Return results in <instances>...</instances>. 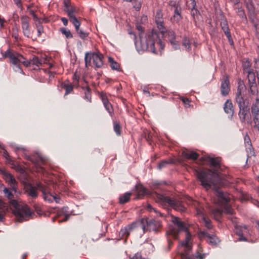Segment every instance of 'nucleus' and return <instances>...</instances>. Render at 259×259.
Returning <instances> with one entry per match:
<instances>
[{
    "mask_svg": "<svg viewBox=\"0 0 259 259\" xmlns=\"http://www.w3.org/2000/svg\"><path fill=\"white\" fill-rule=\"evenodd\" d=\"M136 29L139 31V41H135V46L138 51H146L156 54V50L160 51L163 50L164 44L159 38L157 32L153 29L145 35L144 32V28L141 24H136Z\"/></svg>",
    "mask_w": 259,
    "mask_h": 259,
    "instance_id": "1",
    "label": "nucleus"
},
{
    "mask_svg": "<svg viewBox=\"0 0 259 259\" xmlns=\"http://www.w3.org/2000/svg\"><path fill=\"white\" fill-rule=\"evenodd\" d=\"M202 159L209 162L210 167L213 168V171L210 169L196 171L197 177L201 182V185L206 190H208L212 185L214 186L221 181L218 173V170L220 168V162L218 158L210 156L202 157Z\"/></svg>",
    "mask_w": 259,
    "mask_h": 259,
    "instance_id": "2",
    "label": "nucleus"
},
{
    "mask_svg": "<svg viewBox=\"0 0 259 259\" xmlns=\"http://www.w3.org/2000/svg\"><path fill=\"white\" fill-rule=\"evenodd\" d=\"M4 192L5 196L10 200V205L13 207V212L17 222L21 223L31 218L33 212L27 205L19 203L14 199L13 194L9 189L5 188Z\"/></svg>",
    "mask_w": 259,
    "mask_h": 259,
    "instance_id": "3",
    "label": "nucleus"
},
{
    "mask_svg": "<svg viewBox=\"0 0 259 259\" xmlns=\"http://www.w3.org/2000/svg\"><path fill=\"white\" fill-rule=\"evenodd\" d=\"M173 222L176 226L173 227L170 230L169 234L175 239H177L179 233L181 231H184L186 233V237L185 240L181 242V244L185 247L186 253H189L192 249V246L189 243L191 238V235L188 231V227L184 222L180 221L178 218H175Z\"/></svg>",
    "mask_w": 259,
    "mask_h": 259,
    "instance_id": "4",
    "label": "nucleus"
},
{
    "mask_svg": "<svg viewBox=\"0 0 259 259\" xmlns=\"http://www.w3.org/2000/svg\"><path fill=\"white\" fill-rule=\"evenodd\" d=\"M154 198L157 203L164 207H171L182 213L186 211V207L177 199H171L168 196L157 193H155Z\"/></svg>",
    "mask_w": 259,
    "mask_h": 259,
    "instance_id": "5",
    "label": "nucleus"
},
{
    "mask_svg": "<svg viewBox=\"0 0 259 259\" xmlns=\"http://www.w3.org/2000/svg\"><path fill=\"white\" fill-rule=\"evenodd\" d=\"M251 64L250 61L247 60L243 64L244 71L248 73L247 78L248 82V93L251 95H257L258 90L256 83L255 73L250 68Z\"/></svg>",
    "mask_w": 259,
    "mask_h": 259,
    "instance_id": "6",
    "label": "nucleus"
},
{
    "mask_svg": "<svg viewBox=\"0 0 259 259\" xmlns=\"http://www.w3.org/2000/svg\"><path fill=\"white\" fill-rule=\"evenodd\" d=\"M246 87L242 81H239L237 92L235 93V102L239 108L249 107V101L245 96Z\"/></svg>",
    "mask_w": 259,
    "mask_h": 259,
    "instance_id": "7",
    "label": "nucleus"
},
{
    "mask_svg": "<svg viewBox=\"0 0 259 259\" xmlns=\"http://www.w3.org/2000/svg\"><path fill=\"white\" fill-rule=\"evenodd\" d=\"M220 183V181L214 186L212 185L211 188H212V189L215 191V195L217 198V200L215 203H218L219 205L225 206L228 204V203L230 201V198L229 197L228 194L224 193L218 189V185Z\"/></svg>",
    "mask_w": 259,
    "mask_h": 259,
    "instance_id": "8",
    "label": "nucleus"
},
{
    "mask_svg": "<svg viewBox=\"0 0 259 259\" xmlns=\"http://www.w3.org/2000/svg\"><path fill=\"white\" fill-rule=\"evenodd\" d=\"M245 3L249 19L254 27L257 28L258 26L257 14L252 0H245Z\"/></svg>",
    "mask_w": 259,
    "mask_h": 259,
    "instance_id": "9",
    "label": "nucleus"
},
{
    "mask_svg": "<svg viewBox=\"0 0 259 259\" xmlns=\"http://www.w3.org/2000/svg\"><path fill=\"white\" fill-rule=\"evenodd\" d=\"M198 237L200 239H204L209 244L211 245H217L220 242L219 239L214 235H210L205 231L199 232Z\"/></svg>",
    "mask_w": 259,
    "mask_h": 259,
    "instance_id": "10",
    "label": "nucleus"
},
{
    "mask_svg": "<svg viewBox=\"0 0 259 259\" xmlns=\"http://www.w3.org/2000/svg\"><path fill=\"white\" fill-rule=\"evenodd\" d=\"M29 18L26 15H22L20 17L21 27L24 35L28 38L30 37L31 32L29 25Z\"/></svg>",
    "mask_w": 259,
    "mask_h": 259,
    "instance_id": "11",
    "label": "nucleus"
},
{
    "mask_svg": "<svg viewBox=\"0 0 259 259\" xmlns=\"http://www.w3.org/2000/svg\"><path fill=\"white\" fill-rule=\"evenodd\" d=\"M0 172L3 175L4 179L5 180L6 182L8 183L11 187H12V189L16 192L17 191L16 186L18 183L14 177L10 173L5 169L0 170Z\"/></svg>",
    "mask_w": 259,
    "mask_h": 259,
    "instance_id": "12",
    "label": "nucleus"
},
{
    "mask_svg": "<svg viewBox=\"0 0 259 259\" xmlns=\"http://www.w3.org/2000/svg\"><path fill=\"white\" fill-rule=\"evenodd\" d=\"M238 116L241 123H245V121L249 123L251 121V115L249 107L239 108Z\"/></svg>",
    "mask_w": 259,
    "mask_h": 259,
    "instance_id": "13",
    "label": "nucleus"
},
{
    "mask_svg": "<svg viewBox=\"0 0 259 259\" xmlns=\"http://www.w3.org/2000/svg\"><path fill=\"white\" fill-rule=\"evenodd\" d=\"M221 93L223 96H227L230 91L229 78L228 75L224 76L221 80Z\"/></svg>",
    "mask_w": 259,
    "mask_h": 259,
    "instance_id": "14",
    "label": "nucleus"
},
{
    "mask_svg": "<svg viewBox=\"0 0 259 259\" xmlns=\"http://www.w3.org/2000/svg\"><path fill=\"white\" fill-rule=\"evenodd\" d=\"M22 60L23 56L17 52H15L10 62L16 66L17 69H15V71H19L20 72L23 73V71L20 67Z\"/></svg>",
    "mask_w": 259,
    "mask_h": 259,
    "instance_id": "15",
    "label": "nucleus"
},
{
    "mask_svg": "<svg viewBox=\"0 0 259 259\" xmlns=\"http://www.w3.org/2000/svg\"><path fill=\"white\" fill-rule=\"evenodd\" d=\"M91 57H92L93 64L96 67L101 68L103 66L104 56L101 53H92Z\"/></svg>",
    "mask_w": 259,
    "mask_h": 259,
    "instance_id": "16",
    "label": "nucleus"
},
{
    "mask_svg": "<svg viewBox=\"0 0 259 259\" xmlns=\"http://www.w3.org/2000/svg\"><path fill=\"white\" fill-rule=\"evenodd\" d=\"M38 187L40 188L45 200L52 202L54 200H55L57 202L56 196L51 194L48 188L40 186V184L38 185Z\"/></svg>",
    "mask_w": 259,
    "mask_h": 259,
    "instance_id": "17",
    "label": "nucleus"
},
{
    "mask_svg": "<svg viewBox=\"0 0 259 259\" xmlns=\"http://www.w3.org/2000/svg\"><path fill=\"white\" fill-rule=\"evenodd\" d=\"M147 229L150 231L157 232L161 227V224L159 221L155 220H150L146 221Z\"/></svg>",
    "mask_w": 259,
    "mask_h": 259,
    "instance_id": "18",
    "label": "nucleus"
},
{
    "mask_svg": "<svg viewBox=\"0 0 259 259\" xmlns=\"http://www.w3.org/2000/svg\"><path fill=\"white\" fill-rule=\"evenodd\" d=\"M224 109L229 117L232 118L234 113V110L231 100L228 99L225 102L224 105Z\"/></svg>",
    "mask_w": 259,
    "mask_h": 259,
    "instance_id": "19",
    "label": "nucleus"
},
{
    "mask_svg": "<svg viewBox=\"0 0 259 259\" xmlns=\"http://www.w3.org/2000/svg\"><path fill=\"white\" fill-rule=\"evenodd\" d=\"M220 25L221 28L225 35L228 34L229 36L230 33L229 25L226 18L224 16H222L220 19Z\"/></svg>",
    "mask_w": 259,
    "mask_h": 259,
    "instance_id": "20",
    "label": "nucleus"
},
{
    "mask_svg": "<svg viewBox=\"0 0 259 259\" xmlns=\"http://www.w3.org/2000/svg\"><path fill=\"white\" fill-rule=\"evenodd\" d=\"M182 155L185 158L192 159L193 160H196L199 157V155L195 152L188 150L183 151L182 153Z\"/></svg>",
    "mask_w": 259,
    "mask_h": 259,
    "instance_id": "21",
    "label": "nucleus"
},
{
    "mask_svg": "<svg viewBox=\"0 0 259 259\" xmlns=\"http://www.w3.org/2000/svg\"><path fill=\"white\" fill-rule=\"evenodd\" d=\"M26 192L29 196L32 198H35L37 197L38 194L36 191V188L30 184L26 187Z\"/></svg>",
    "mask_w": 259,
    "mask_h": 259,
    "instance_id": "22",
    "label": "nucleus"
},
{
    "mask_svg": "<svg viewBox=\"0 0 259 259\" xmlns=\"http://www.w3.org/2000/svg\"><path fill=\"white\" fill-rule=\"evenodd\" d=\"M132 193L130 192H126L122 195H121L119 197V203L120 204H123L128 202L130 200Z\"/></svg>",
    "mask_w": 259,
    "mask_h": 259,
    "instance_id": "23",
    "label": "nucleus"
},
{
    "mask_svg": "<svg viewBox=\"0 0 259 259\" xmlns=\"http://www.w3.org/2000/svg\"><path fill=\"white\" fill-rule=\"evenodd\" d=\"M108 62L112 69L117 70L119 71H120V64L117 62L115 61L113 58L109 57Z\"/></svg>",
    "mask_w": 259,
    "mask_h": 259,
    "instance_id": "24",
    "label": "nucleus"
},
{
    "mask_svg": "<svg viewBox=\"0 0 259 259\" xmlns=\"http://www.w3.org/2000/svg\"><path fill=\"white\" fill-rule=\"evenodd\" d=\"M64 11L67 13L69 18L75 16L74 14L77 12L76 8L72 5L67 6L66 8L64 9Z\"/></svg>",
    "mask_w": 259,
    "mask_h": 259,
    "instance_id": "25",
    "label": "nucleus"
},
{
    "mask_svg": "<svg viewBox=\"0 0 259 259\" xmlns=\"http://www.w3.org/2000/svg\"><path fill=\"white\" fill-rule=\"evenodd\" d=\"M252 115H258L259 114V99L256 98L255 102L252 105L251 107Z\"/></svg>",
    "mask_w": 259,
    "mask_h": 259,
    "instance_id": "26",
    "label": "nucleus"
},
{
    "mask_svg": "<svg viewBox=\"0 0 259 259\" xmlns=\"http://www.w3.org/2000/svg\"><path fill=\"white\" fill-rule=\"evenodd\" d=\"M139 227H140L143 230L144 232H145V226L143 222L133 223L132 224L126 226L127 228H128V230L130 231V232H131V231L134 230L135 228Z\"/></svg>",
    "mask_w": 259,
    "mask_h": 259,
    "instance_id": "27",
    "label": "nucleus"
},
{
    "mask_svg": "<svg viewBox=\"0 0 259 259\" xmlns=\"http://www.w3.org/2000/svg\"><path fill=\"white\" fill-rule=\"evenodd\" d=\"M61 87L65 90V95H67L73 91V86L69 83L63 82L61 84Z\"/></svg>",
    "mask_w": 259,
    "mask_h": 259,
    "instance_id": "28",
    "label": "nucleus"
},
{
    "mask_svg": "<svg viewBox=\"0 0 259 259\" xmlns=\"http://www.w3.org/2000/svg\"><path fill=\"white\" fill-rule=\"evenodd\" d=\"M174 20L175 21L178 22L181 19V7H177L175 9H174Z\"/></svg>",
    "mask_w": 259,
    "mask_h": 259,
    "instance_id": "29",
    "label": "nucleus"
},
{
    "mask_svg": "<svg viewBox=\"0 0 259 259\" xmlns=\"http://www.w3.org/2000/svg\"><path fill=\"white\" fill-rule=\"evenodd\" d=\"M202 248L201 246H199L197 250L195 252L194 256L195 259H204L206 257V254L202 253Z\"/></svg>",
    "mask_w": 259,
    "mask_h": 259,
    "instance_id": "30",
    "label": "nucleus"
},
{
    "mask_svg": "<svg viewBox=\"0 0 259 259\" xmlns=\"http://www.w3.org/2000/svg\"><path fill=\"white\" fill-rule=\"evenodd\" d=\"M157 28L159 29L162 36H164L165 33L167 32L166 28L164 26L163 21L156 22Z\"/></svg>",
    "mask_w": 259,
    "mask_h": 259,
    "instance_id": "31",
    "label": "nucleus"
},
{
    "mask_svg": "<svg viewBox=\"0 0 259 259\" xmlns=\"http://www.w3.org/2000/svg\"><path fill=\"white\" fill-rule=\"evenodd\" d=\"M83 89L84 90V99L90 102H91V89L88 85H86L83 87Z\"/></svg>",
    "mask_w": 259,
    "mask_h": 259,
    "instance_id": "32",
    "label": "nucleus"
},
{
    "mask_svg": "<svg viewBox=\"0 0 259 259\" xmlns=\"http://www.w3.org/2000/svg\"><path fill=\"white\" fill-rule=\"evenodd\" d=\"M182 43L183 46L185 48L187 51H189L191 50L190 40L188 37L184 36L182 39Z\"/></svg>",
    "mask_w": 259,
    "mask_h": 259,
    "instance_id": "33",
    "label": "nucleus"
},
{
    "mask_svg": "<svg viewBox=\"0 0 259 259\" xmlns=\"http://www.w3.org/2000/svg\"><path fill=\"white\" fill-rule=\"evenodd\" d=\"M60 31L65 36L66 38L67 39L71 38L73 37V35L72 34L70 30L66 28H60Z\"/></svg>",
    "mask_w": 259,
    "mask_h": 259,
    "instance_id": "34",
    "label": "nucleus"
},
{
    "mask_svg": "<svg viewBox=\"0 0 259 259\" xmlns=\"http://www.w3.org/2000/svg\"><path fill=\"white\" fill-rule=\"evenodd\" d=\"M78 36L82 39H85L89 36V33L83 30L82 29L79 28L78 31H75Z\"/></svg>",
    "mask_w": 259,
    "mask_h": 259,
    "instance_id": "35",
    "label": "nucleus"
},
{
    "mask_svg": "<svg viewBox=\"0 0 259 259\" xmlns=\"http://www.w3.org/2000/svg\"><path fill=\"white\" fill-rule=\"evenodd\" d=\"M202 221L203 225L207 228V229L210 230L212 228V225L211 223L210 220L203 216L202 218Z\"/></svg>",
    "mask_w": 259,
    "mask_h": 259,
    "instance_id": "36",
    "label": "nucleus"
},
{
    "mask_svg": "<svg viewBox=\"0 0 259 259\" xmlns=\"http://www.w3.org/2000/svg\"><path fill=\"white\" fill-rule=\"evenodd\" d=\"M69 20L75 27V31H78V29L80 28L79 27L81 24L80 21L76 18L75 16L69 18Z\"/></svg>",
    "mask_w": 259,
    "mask_h": 259,
    "instance_id": "37",
    "label": "nucleus"
},
{
    "mask_svg": "<svg viewBox=\"0 0 259 259\" xmlns=\"http://www.w3.org/2000/svg\"><path fill=\"white\" fill-rule=\"evenodd\" d=\"M31 61V64L34 66H35V67L33 68L34 70H37L39 69V67L40 66V62L39 61V58L36 56H34L32 58V59L30 60Z\"/></svg>",
    "mask_w": 259,
    "mask_h": 259,
    "instance_id": "38",
    "label": "nucleus"
},
{
    "mask_svg": "<svg viewBox=\"0 0 259 259\" xmlns=\"http://www.w3.org/2000/svg\"><path fill=\"white\" fill-rule=\"evenodd\" d=\"M92 53H86L85 55L84 61L86 67L91 65Z\"/></svg>",
    "mask_w": 259,
    "mask_h": 259,
    "instance_id": "39",
    "label": "nucleus"
},
{
    "mask_svg": "<svg viewBox=\"0 0 259 259\" xmlns=\"http://www.w3.org/2000/svg\"><path fill=\"white\" fill-rule=\"evenodd\" d=\"M136 189L139 195L144 196L146 193V189L142 185L137 186Z\"/></svg>",
    "mask_w": 259,
    "mask_h": 259,
    "instance_id": "40",
    "label": "nucleus"
},
{
    "mask_svg": "<svg viewBox=\"0 0 259 259\" xmlns=\"http://www.w3.org/2000/svg\"><path fill=\"white\" fill-rule=\"evenodd\" d=\"M246 151L247 152V156L251 157L252 156H255L254 149L252 145H250L247 147H246Z\"/></svg>",
    "mask_w": 259,
    "mask_h": 259,
    "instance_id": "41",
    "label": "nucleus"
},
{
    "mask_svg": "<svg viewBox=\"0 0 259 259\" xmlns=\"http://www.w3.org/2000/svg\"><path fill=\"white\" fill-rule=\"evenodd\" d=\"M99 96L104 105L110 103L109 102V100L107 98V95L105 93L102 92L100 94Z\"/></svg>",
    "mask_w": 259,
    "mask_h": 259,
    "instance_id": "42",
    "label": "nucleus"
},
{
    "mask_svg": "<svg viewBox=\"0 0 259 259\" xmlns=\"http://www.w3.org/2000/svg\"><path fill=\"white\" fill-rule=\"evenodd\" d=\"M163 20V14L161 10L158 9L157 10L156 16H155V22L158 21H162Z\"/></svg>",
    "mask_w": 259,
    "mask_h": 259,
    "instance_id": "43",
    "label": "nucleus"
},
{
    "mask_svg": "<svg viewBox=\"0 0 259 259\" xmlns=\"http://www.w3.org/2000/svg\"><path fill=\"white\" fill-rule=\"evenodd\" d=\"M175 50H178L180 48L179 41L176 40V38L169 41Z\"/></svg>",
    "mask_w": 259,
    "mask_h": 259,
    "instance_id": "44",
    "label": "nucleus"
},
{
    "mask_svg": "<svg viewBox=\"0 0 259 259\" xmlns=\"http://www.w3.org/2000/svg\"><path fill=\"white\" fill-rule=\"evenodd\" d=\"M35 25L37 31V36L38 37H40L41 34L44 32L43 26L40 22L37 23Z\"/></svg>",
    "mask_w": 259,
    "mask_h": 259,
    "instance_id": "45",
    "label": "nucleus"
},
{
    "mask_svg": "<svg viewBox=\"0 0 259 259\" xmlns=\"http://www.w3.org/2000/svg\"><path fill=\"white\" fill-rule=\"evenodd\" d=\"M114 131L117 135L120 136L121 135V126L117 122H114Z\"/></svg>",
    "mask_w": 259,
    "mask_h": 259,
    "instance_id": "46",
    "label": "nucleus"
},
{
    "mask_svg": "<svg viewBox=\"0 0 259 259\" xmlns=\"http://www.w3.org/2000/svg\"><path fill=\"white\" fill-rule=\"evenodd\" d=\"M119 234L122 236V237H127L129 236L130 234V231L128 230V228H127L126 227H125L123 229H121Z\"/></svg>",
    "mask_w": 259,
    "mask_h": 259,
    "instance_id": "47",
    "label": "nucleus"
},
{
    "mask_svg": "<svg viewBox=\"0 0 259 259\" xmlns=\"http://www.w3.org/2000/svg\"><path fill=\"white\" fill-rule=\"evenodd\" d=\"M39 159L42 161V158L39 156L36 157L34 156H31L28 157V159L35 164H37L39 161Z\"/></svg>",
    "mask_w": 259,
    "mask_h": 259,
    "instance_id": "48",
    "label": "nucleus"
},
{
    "mask_svg": "<svg viewBox=\"0 0 259 259\" xmlns=\"http://www.w3.org/2000/svg\"><path fill=\"white\" fill-rule=\"evenodd\" d=\"M170 163V162L167 160H162L159 163L157 167L159 169H161L163 167H166L167 165Z\"/></svg>",
    "mask_w": 259,
    "mask_h": 259,
    "instance_id": "49",
    "label": "nucleus"
},
{
    "mask_svg": "<svg viewBox=\"0 0 259 259\" xmlns=\"http://www.w3.org/2000/svg\"><path fill=\"white\" fill-rule=\"evenodd\" d=\"M166 33H167V39L168 41L176 38V35L174 31L172 30H168Z\"/></svg>",
    "mask_w": 259,
    "mask_h": 259,
    "instance_id": "50",
    "label": "nucleus"
},
{
    "mask_svg": "<svg viewBox=\"0 0 259 259\" xmlns=\"http://www.w3.org/2000/svg\"><path fill=\"white\" fill-rule=\"evenodd\" d=\"M104 106L105 107L106 110L108 111V112L112 116L113 112V108H112V105L111 104V103H109L107 104L104 105Z\"/></svg>",
    "mask_w": 259,
    "mask_h": 259,
    "instance_id": "51",
    "label": "nucleus"
},
{
    "mask_svg": "<svg viewBox=\"0 0 259 259\" xmlns=\"http://www.w3.org/2000/svg\"><path fill=\"white\" fill-rule=\"evenodd\" d=\"M254 68L256 69V72L257 73V77L259 79V59L257 58H255L254 59Z\"/></svg>",
    "mask_w": 259,
    "mask_h": 259,
    "instance_id": "52",
    "label": "nucleus"
},
{
    "mask_svg": "<svg viewBox=\"0 0 259 259\" xmlns=\"http://www.w3.org/2000/svg\"><path fill=\"white\" fill-rule=\"evenodd\" d=\"M15 52H12L10 50H8L3 54V58H6L7 57H9L10 60Z\"/></svg>",
    "mask_w": 259,
    "mask_h": 259,
    "instance_id": "53",
    "label": "nucleus"
},
{
    "mask_svg": "<svg viewBox=\"0 0 259 259\" xmlns=\"http://www.w3.org/2000/svg\"><path fill=\"white\" fill-rule=\"evenodd\" d=\"M237 14L240 18H246V16L244 13V10L242 9L241 7H239L237 8V11H236Z\"/></svg>",
    "mask_w": 259,
    "mask_h": 259,
    "instance_id": "54",
    "label": "nucleus"
},
{
    "mask_svg": "<svg viewBox=\"0 0 259 259\" xmlns=\"http://www.w3.org/2000/svg\"><path fill=\"white\" fill-rule=\"evenodd\" d=\"M3 156L8 160L9 161V162L11 164V162H12V160H10V157L8 153V152L6 150L3 149Z\"/></svg>",
    "mask_w": 259,
    "mask_h": 259,
    "instance_id": "55",
    "label": "nucleus"
},
{
    "mask_svg": "<svg viewBox=\"0 0 259 259\" xmlns=\"http://www.w3.org/2000/svg\"><path fill=\"white\" fill-rule=\"evenodd\" d=\"M224 206H225L224 212L225 213L231 214H232L234 213V210L230 206H228L227 204Z\"/></svg>",
    "mask_w": 259,
    "mask_h": 259,
    "instance_id": "56",
    "label": "nucleus"
},
{
    "mask_svg": "<svg viewBox=\"0 0 259 259\" xmlns=\"http://www.w3.org/2000/svg\"><path fill=\"white\" fill-rule=\"evenodd\" d=\"M244 141L246 147H247L250 145H252L250 139L247 134H246L245 136L244 137Z\"/></svg>",
    "mask_w": 259,
    "mask_h": 259,
    "instance_id": "57",
    "label": "nucleus"
},
{
    "mask_svg": "<svg viewBox=\"0 0 259 259\" xmlns=\"http://www.w3.org/2000/svg\"><path fill=\"white\" fill-rule=\"evenodd\" d=\"M8 208L7 204L0 199V209L3 210H6Z\"/></svg>",
    "mask_w": 259,
    "mask_h": 259,
    "instance_id": "58",
    "label": "nucleus"
},
{
    "mask_svg": "<svg viewBox=\"0 0 259 259\" xmlns=\"http://www.w3.org/2000/svg\"><path fill=\"white\" fill-rule=\"evenodd\" d=\"M181 99L182 101V102H183V103L185 105V107H190V101L189 100V99L185 98H181Z\"/></svg>",
    "mask_w": 259,
    "mask_h": 259,
    "instance_id": "59",
    "label": "nucleus"
},
{
    "mask_svg": "<svg viewBox=\"0 0 259 259\" xmlns=\"http://www.w3.org/2000/svg\"><path fill=\"white\" fill-rule=\"evenodd\" d=\"M169 6L171 7L172 9H175L176 8H177V7H180V5H179L178 3H177V1H170Z\"/></svg>",
    "mask_w": 259,
    "mask_h": 259,
    "instance_id": "60",
    "label": "nucleus"
},
{
    "mask_svg": "<svg viewBox=\"0 0 259 259\" xmlns=\"http://www.w3.org/2000/svg\"><path fill=\"white\" fill-rule=\"evenodd\" d=\"M21 64H23L26 67H28L31 65V61H26L25 58L23 56V60L21 62Z\"/></svg>",
    "mask_w": 259,
    "mask_h": 259,
    "instance_id": "61",
    "label": "nucleus"
},
{
    "mask_svg": "<svg viewBox=\"0 0 259 259\" xmlns=\"http://www.w3.org/2000/svg\"><path fill=\"white\" fill-rule=\"evenodd\" d=\"M131 259H145L142 257V255L140 253H136Z\"/></svg>",
    "mask_w": 259,
    "mask_h": 259,
    "instance_id": "62",
    "label": "nucleus"
},
{
    "mask_svg": "<svg viewBox=\"0 0 259 259\" xmlns=\"http://www.w3.org/2000/svg\"><path fill=\"white\" fill-rule=\"evenodd\" d=\"M145 137L147 141L151 140L152 136L150 132L145 133Z\"/></svg>",
    "mask_w": 259,
    "mask_h": 259,
    "instance_id": "63",
    "label": "nucleus"
},
{
    "mask_svg": "<svg viewBox=\"0 0 259 259\" xmlns=\"http://www.w3.org/2000/svg\"><path fill=\"white\" fill-rule=\"evenodd\" d=\"M47 59L46 58L41 57L39 58V61L40 62V66H41L42 64L47 63Z\"/></svg>",
    "mask_w": 259,
    "mask_h": 259,
    "instance_id": "64",
    "label": "nucleus"
}]
</instances>
